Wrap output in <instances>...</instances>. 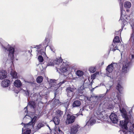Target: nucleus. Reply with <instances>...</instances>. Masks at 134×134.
<instances>
[{
	"label": "nucleus",
	"mask_w": 134,
	"mask_h": 134,
	"mask_svg": "<svg viewBox=\"0 0 134 134\" xmlns=\"http://www.w3.org/2000/svg\"><path fill=\"white\" fill-rule=\"evenodd\" d=\"M50 88L55 90H56L59 87L61 84L65 82V80L60 82H59L57 80L49 79L48 80Z\"/></svg>",
	"instance_id": "obj_4"
},
{
	"label": "nucleus",
	"mask_w": 134,
	"mask_h": 134,
	"mask_svg": "<svg viewBox=\"0 0 134 134\" xmlns=\"http://www.w3.org/2000/svg\"><path fill=\"white\" fill-rule=\"evenodd\" d=\"M81 104L80 101L78 100H76L74 101L72 103L73 107H79Z\"/></svg>",
	"instance_id": "obj_24"
},
{
	"label": "nucleus",
	"mask_w": 134,
	"mask_h": 134,
	"mask_svg": "<svg viewBox=\"0 0 134 134\" xmlns=\"http://www.w3.org/2000/svg\"><path fill=\"white\" fill-rule=\"evenodd\" d=\"M112 95H115V93L114 92H113L112 93Z\"/></svg>",
	"instance_id": "obj_48"
},
{
	"label": "nucleus",
	"mask_w": 134,
	"mask_h": 134,
	"mask_svg": "<svg viewBox=\"0 0 134 134\" xmlns=\"http://www.w3.org/2000/svg\"><path fill=\"white\" fill-rule=\"evenodd\" d=\"M39 94L37 95L36 94H33V96L32 97V99L34 101L37 100L38 99V96H39Z\"/></svg>",
	"instance_id": "obj_35"
},
{
	"label": "nucleus",
	"mask_w": 134,
	"mask_h": 134,
	"mask_svg": "<svg viewBox=\"0 0 134 134\" xmlns=\"http://www.w3.org/2000/svg\"><path fill=\"white\" fill-rule=\"evenodd\" d=\"M97 74V73H95L93 75L91 76V79H94L95 77H96V76Z\"/></svg>",
	"instance_id": "obj_44"
},
{
	"label": "nucleus",
	"mask_w": 134,
	"mask_h": 134,
	"mask_svg": "<svg viewBox=\"0 0 134 134\" xmlns=\"http://www.w3.org/2000/svg\"><path fill=\"white\" fill-rule=\"evenodd\" d=\"M96 117L94 116L91 117L86 124V126L92 125L96 122Z\"/></svg>",
	"instance_id": "obj_14"
},
{
	"label": "nucleus",
	"mask_w": 134,
	"mask_h": 134,
	"mask_svg": "<svg viewBox=\"0 0 134 134\" xmlns=\"http://www.w3.org/2000/svg\"><path fill=\"white\" fill-rule=\"evenodd\" d=\"M43 78L41 76H39L36 79L37 82L39 83H41L43 80Z\"/></svg>",
	"instance_id": "obj_33"
},
{
	"label": "nucleus",
	"mask_w": 134,
	"mask_h": 134,
	"mask_svg": "<svg viewBox=\"0 0 134 134\" xmlns=\"http://www.w3.org/2000/svg\"><path fill=\"white\" fill-rule=\"evenodd\" d=\"M53 121L56 125H58L59 123V117L57 116H55L53 119Z\"/></svg>",
	"instance_id": "obj_28"
},
{
	"label": "nucleus",
	"mask_w": 134,
	"mask_h": 134,
	"mask_svg": "<svg viewBox=\"0 0 134 134\" xmlns=\"http://www.w3.org/2000/svg\"><path fill=\"white\" fill-rule=\"evenodd\" d=\"M35 103L33 101L30 102L27 106V107H29L31 108L34 110L35 109Z\"/></svg>",
	"instance_id": "obj_23"
},
{
	"label": "nucleus",
	"mask_w": 134,
	"mask_h": 134,
	"mask_svg": "<svg viewBox=\"0 0 134 134\" xmlns=\"http://www.w3.org/2000/svg\"><path fill=\"white\" fill-rule=\"evenodd\" d=\"M3 48L5 50L9 51V54L8 56L10 57V58L12 59L13 58L14 56V52L15 49L14 48L8 46V47L6 48L4 47H3Z\"/></svg>",
	"instance_id": "obj_10"
},
{
	"label": "nucleus",
	"mask_w": 134,
	"mask_h": 134,
	"mask_svg": "<svg viewBox=\"0 0 134 134\" xmlns=\"http://www.w3.org/2000/svg\"><path fill=\"white\" fill-rule=\"evenodd\" d=\"M11 69V68H9V69Z\"/></svg>",
	"instance_id": "obj_52"
},
{
	"label": "nucleus",
	"mask_w": 134,
	"mask_h": 134,
	"mask_svg": "<svg viewBox=\"0 0 134 134\" xmlns=\"http://www.w3.org/2000/svg\"><path fill=\"white\" fill-rule=\"evenodd\" d=\"M131 67L130 62H124L123 65L121 70L122 73L126 74L128 72Z\"/></svg>",
	"instance_id": "obj_8"
},
{
	"label": "nucleus",
	"mask_w": 134,
	"mask_h": 134,
	"mask_svg": "<svg viewBox=\"0 0 134 134\" xmlns=\"http://www.w3.org/2000/svg\"><path fill=\"white\" fill-rule=\"evenodd\" d=\"M66 91L67 96L71 99L75 94L76 91V88L71 87H68L66 88Z\"/></svg>",
	"instance_id": "obj_6"
},
{
	"label": "nucleus",
	"mask_w": 134,
	"mask_h": 134,
	"mask_svg": "<svg viewBox=\"0 0 134 134\" xmlns=\"http://www.w3.org/2000/svg\"><path fill=\"white\" fill-rule=\"evenodd\" d=\"M96 68L95 67L91 66L89 68V71L92 73L94 72L96 70Z\"/></svg>",
	"instance_id": "obj_34"
},
{
	"label": "nucleus",
	"mask_w": 134,
	"mask_h": 134,
	"mask_svg": "<svg viewBox=\"0 0 134 134\" xmlns=\"http://www.w3.org/2000/svg\"><path fill=\"white\" fill-rule=\"evenodd\" d=\"M111 86H109V90H108V89H107V91H106V93H106V94L108 92V91L110 89V88H111Z\"/></svg>",
	"instance_id": "obj_46"
},
{
	"label": "nucleus",
	"mask_w": 134,
	"mask_h": 134,
	"mask_svg": "<svg viewBox=\"0 0 134 134\" xmlns=\"http://www.w3.org/2000/svg\"><path fill=\"white\" fill-rule=\"evenodd\" d=\"M54 63L57 66H56V68L57 69V71H58V68H59L60 66H62V65H67V62H62V60L61 59L59 58H57L56 59L53 60Z\"/></svg>",
	"instance_id": "obj_9"
},
{
	"label": "nucleus",
	"mask_w": 134,
	"mask_h": 134,
	"mask_svg": "<svg viewBox=\"0 0 134 134\" xmlns=\"http://www.w3.org/2000/svg\"><path fill=\"white\" fill-rule=\"evenodd\" d=\"M25 93L26 96H30V92L28 90H27L25 91Z\"/></svg>",
	"instance_id": "obj_42"
},
{
	"label": "nucleus",
	"mask_w": 134,
	"mask_h": 134,
	"mask_svg": "<svg viewBox=\"0 0 134 134\" xmlns=\"http://www.w3.org/2000/svg\"><path fill=\"white\" fill-rule=\"evenodd\" d=\"M112 99L114 102L116 104H119L120 103V105H119V110L124 120L128 122L130 120H132V117L130 113H127L126 109H127V107L126 105L125 102H123L122 104L120 102L121 100L120 97L118 96V94H116V96H113Z\"/></svg>",
	"instance_id": "obj_1"
},
{
	"label": "nucleus",
	"mask_w": 134,
	"mask_h": 134,
	"mask_svg": "<svg viewBox=\"0 0 134 134\" xmlns=\"http://www.w3.org/2000/svg\"><path fill=\"white\" fill-rule=\"evenodd\" d=\"M79 126L77 125L73 126L71 129L70 134H76L78 131Z\"/></svg>",
	"instance_id": "obj_17"
},
{
	"label": "nucleus",
	"mask_w": 134,
	"mask_h": 134,
	"mask_svg": "<svg viewBox=\"0 0 134 134\" xmlns=\"http://www.w3.org/2000/svg\"><path fill=\"white\" fill-rule=\"evenodd\" d=\"M44 63H45L46 64L47 63H46V62H44Z\"/></svg>",
	"instance_id": "obj_51"
},
{
	"label": "nucleus",
	"mask_w": 134,
	"mask_h": 134,
	"mask_svg": "<svg viewBox=\"0 0 134 134\" xmlns=\"http://www.w3.org/2000/svg\"><path fill=\"white\" fill-rule=\"evenodd\" d=\"M67 117L66 122L67 124H71L74 122L75 121L76 119L75 116L68 114L67 115Z\"/></svg>",
	"instance_id": "obj_11"
},
{
	"label": "nucleus",
	"mask_w": 134,
	"mask_h": 134,
	"mask_svg": "<svg viewBox=\"0 0 134 134\" xmlns=\"http://www.w3.org/2000/svg\"><path fill=\"white\" fill-rule=\"evenodd\" d=\"M10 84V81L6 79L2 81L1 85L2 87L5 88L8 87Z\"/></svg>",
	"instance_id": "obj_16"
},
{
	"label": "nucleus",
	"mask_w": 134,
	"mask_h": 134,
	"mask_svg": "<svg viewBox=\"0 0 134 134\" xmlns=\"http://www.w3.org/2000/svg\"><path fill=\"white\" fill-rule=\"evenodd\" d=\"M132 120L127 122L125 120L120 121V124L123 130H120V133L122 134H127L129 133L130 134H134V124H131Z\"/></svg>",
	"instance_id": "obj_2"
},
{
	"label": "nucleus",
	"mask_w": 134,
	"mask_h": 134,
	"mask_svg": "<svg viewBox=\"0 0 134 134\" xmlns=\"http://www.w3.org/2000/svg\"><path fill=\"white\" fill-rule=\"evenodd\" d=\"M130 55L131 56L132 60L134 59V49H132Z\"/></svg>",
	"instance_id": "obj_38"
},
{
	"label": "nucleus",
	"mask_w": 134,
	"mask_h": 134,
	"mask_svg": "<svg viewBox=\"0 0 134 134\" xmlns=\"http://www.w3.org/2000/svg\"><path fill=\"white\" fill-rule=\"evenodd\" d=\"M9 90H14L13 86L12 85H10L9 87Z\"/></svg>",
	"instance_id": "obj_43"
},
{
	"label": "nucleus",
	"mask_w": 134,
	"mask_h": 134,
	"mask_svg": "<svg viewBox=\"0 0 134 134\" xmlns=\"http://www.w3.org/2000/svg\"><path fill=\"white\" fill-rule=\"evenodd\" d=\"M31 118V120L30 122H32V123L33 124L35 122L37 118V116H35L32 119Z\"/></svg>",
	"instance_id": "obj_41"
},
{
	"label": "nucleus",
	"mask_w": 134,
	"mask_h": 134,
	"mask_svg": "<svg viewBox=\"0 0 134 134\" xmlns=\"http://www.w3.org/2000/svg\"><path fill=\"white\" fill-rule=\"evenodd\" d=\"M51 39V38L50 37L46 36L45 40L46 43L45 45L43 44H41L39 45H36V47L34 46L33 47H31L32 48H36L37 49L36 50V51L37 52V53L38 54H41L42 55H43L44 57L46 56V54L45 52H44V51H45V50H44L45 49L46 46H48V43L50 41Z\"/></svg>",
	"instance_id": "obj_3"
},
{
	"label": "nucleus",
	"mask_w": 134,
	"mask_h": 134,
	"mask_svg": "<svg viewBox=\"0 0 134 134\" xmlns=\"http://www.w3.org/2000/svg\"><path fill=\"white\" fill-rule=\"evenodd\" d=\"M10 74L13 78H16L17 77V73L14 71H10Z\"/></svg>",
	"instance_id": "obj_32"
},
{
	"label": "nucleus",
	"mask_w": 134,
	"mask_h": 134,
	"mask_svg": "<svg viewBox=\"0 0 134 134\" xmlns=\"http://www.w3.org/2000/svg\"><path fill=\"white\" fill-rule=\"evenodd\" d=\"M106 95V93H105L98 95L97 96H93L92 97L93 99L92 103L93 104L95 105H97L98 104L99 102L104 98V97Z\"/></svg>",
	"instance_id": "obj_7"
},
{
	"label": "nucleus",
	"mask_w": 134,
	"mask_h": 134,
	"mask_svg": "<svg viewBox=\"0 0 134 134\" xmlns=\"http://www.w3.org/2000/svg\"><path fill=\"white\" fill-rule=\"evenodd\" d=\"M51 51H53L52 49L51 48Z\"/></svg>",
	"instance_id": "obj_50"
},
{
	"label": "nucleus",
	"mask_w": 134,
	"mask_h": 134,
	"mask_svg": "<svg viewBox=\"0 0 134 134\" xmlns=\"http://www.w3.org/2000/svg\"><path fill=\"white\" fill-rule=\"evenodd\" d=\"M124 6L126 8H129L131 6V3L129 2H126L124 3Z\"/></svg>",
	"instance_id": "obj_31"
},
{
	"label": "nucleus",
	"mask_w": 134,
	"mask_h": 134,
	"mask_svg": "<svg viewBox=\"0 0 134 134\" xmlns=\"http://www.w3.org/2000/svg\"><path fill=\"white\" fill-rule=\"evenodd\" d=\"M120 42L119 38L118 36H116L115 37L113 40V42L115 43H119Z\"/></svg>",
	"instance_id": "obj_36"
},
{
	"label": "nucleus",
	"mask_w": 134,
	"mask_h": 134,
	"mask_svg": "<svg viewBox=\"0 0 134 134\" xmlns=\"http://www.w3.org/2000/svg\"><path fill=\"white\" fill-rule=\"evenodd\" d=\"M75 74L78 76L81 77L82 76L84 75V72L81 70H78L75 72Z\"/></svg>",
	"instance_id": "obj_26"
},
{
	"label": "nucleus",
	"mask_w": 134,
	"mask_h": 134,
	"mask_svg": "<svg viewBox=\"0 0 134 134\" xmlns=\"http://www.w3.org/2000/svg\"><path fill=\"white\" fill-rule=\"evenodd\" d=\"M69 105V102H67L66 103H64L63 104V105L65 108V110H67L68 107Z\"/></svg>",
	"instance_id": "obj_39"
},
{
	"label": "nucleus",
	"mask_w": 134,
	"mask_h": 134,
	"mask_svg": "<svg viewBox=\"0 0 134 134\" xmlns=\"http://www.w3.org/2000/svg\"><path fill=\"white\" fill-rule=\"evenodd\" d=\"M39 61L41 63L42 62L43 60V59L41 55H39L38 58Z\"/></svg>",
	"instance_id": "obj_40"
},
{
	"label": "nucleus",
	"mask_w": 134,
	"mask_h": 134,
	"mask_svg": "<svg viewBox=\"0 0 134 134\" xmlns=\"http://www.w3.org/2000/svg\"><path fill=\"white\" fill-rule=\"evenodd\" d=\"M115 44L113 42L110 46V51H113L114 52L116 50L118 49L117 46H115Z\"/></svg>",
	"instance_id": "obj_27"
},
{
	"label": "nucleus",
	"mask_w": 134,
	"mask_h": 134,
	"mask_svg": "<svg viewBox=\"0 0 134 134\" xmlns=\"http://www.w3.org/2000/svg\"><path fill=\"white\" fill-rule=\"evenodd\" d=\"M129 10H127V12H129Z\"/></svg>",
	"instance_id": "obj_49"
},
{
	"label": "nucleus",
	"mask_w": 134,
	"mask_h": 134,
	"mask_svg": "<svg viewBox=\"0 0 134 134\" xmlns=\"http://www.w3.org/2000/svg\"><path fill=\"white\" fill-rule=\"evenodd\" d=\"M56 115L58 117H62L63 114V112L60 110H58L56 111Z\"/></svg>",
	"instance_id": "obj_30"
},
{
	"label": "nucleus",
	"mask_w": 134,
	"mask_h": 134,
	"mask_svg": "<svg viewBox=\"0 0 134 134\" xmlns=\"http://www.w3.org/2000/svg\"><path fill=\"white\" fill-rule=\"evenodd\" d=\"M109 118L114 123H116L118 121V118L117 115L114 113H111L109 116Z\"/></svg>",
	"instance_id": "obj_13"
},
{
	"label": "nucleus",
	"mask_w": 134,
	"mask_h": 134,
	"mask_svg": "<svg viewBox=\"0 0 134 134\" xmlns=\"http://www.w3.org/2000/svg\"><path fill=\"white\" fill-rule=\"evenodd\" d=\"M27 116H29H29L28 115H27V114H26V116H25V117L24 118H27V117H27Z\"/></svg>",
	"instance_id": "obj_47"
},
{
	"label": "nucleus",
	"mask_w": 134,
	"mask_h": 134,
	"mask_svg": "<svg viewBox=\"0 0 134 134\" xmlns=\"http://www.w3.org/2000/svg\"><path fill=\"white\" fill-rule=\"evenodd\" d=\"M7 77V72L5 70H0V80H2Z\"/></svg>",
	"instance_id": "obj_18"
},
{
	"label": "nucleus",
	"mask_w": 134,
	"mask_h": 134,
	"mask_svg": "<svg viewBox=\"0 0 134 134\" xmlns=\"http://www.w3.org/2000/svg\"><path fill=\"white\" fill-rule=\"evenodd\" d=\"M24 110L25 113L27 112V107H26L25 108Z\"/></svg>",
	"instance_id": "obj_45"
},
{
	"label": "nucleus",
	"mask_w": 134,
	"mask_h": 134,
	"mask_svg": "<svg viewBox=\"0 0 134 134\" xmlns=\"http://www.w3.org/2000/svg\"><path fill=\"white\" fill-rule=\"evenodd\" d=\"M54 64L53 60H52L50 59L49 60V62L47 64V66H49L50 65H53Z\"/></svg>",
	"instance_id": "obj_37"
},
{
	"label": "nucleus",
	"mask_w": 134,
	"mask_h": 134,
	"mask_svg": "<svg viewBox=\"0 0 134 134\" xmlns=\"http://www.w3.org/2000/svg\"><path fill=\"white\" fill-rule=\"evenodd\" d=\"M33 124L32 122H29L28 123L24 124L22 123L21 124L24 125V128L22 129V131H23L24 129L26 130L24 132L23 134H30L31 132V129L33 127Z\"/></svg>",
	"instance_id": "obj_5"
},
{
	"label": "nucleus",
	"mask_w": 134,
	"mask_h": 134,
	"mask_svg": "<svg viewBox=\"0 0 134 134\" xmlns=\"http://www.w3.org/2000/svg\"><path fill=\"white\" fill-rule=\"evenodd\" d=\"M57 130H58V128H57ZM53 132L54 131V133H51V134H64L63 132L60 130L59 127L58 128V131L56 132V129L53 130Z\"/></svg>",
	"instance_id": "obj_29"
},
{
	"label": "nucleus",
	"mask_w": 134,
	"mask_h": 134,
	"mask_svg": "<svg viewBox=\"0 0 134 134\" xmlns=\"http://www.w3.org/2000/svg\"><path fill=\"white\" fill-rule=\"evenodd\" d=\"M120 11L121 12V17L120 18V20H122V17L123 16H124V15L123 13H125V12L124 11V10H123L122 9V7L123 5V0H120Z\"/></svg>",
	"instance_id": "obj_20"
},
{
	"label": "nucleus",
	"mask_w": 134,
	"mask_h": 134,
	"mask_svg": "<svg viewBox=\"0 0 134 134\" xmlns=\"http://www.w3.org/2000/svg\"><path fill=\"white\" fill-rule=\"evenodd\" d=\"M116 64V63H112L110 65H109L107 68L106 71L109 73L111 72L113 69V64Z\"/></svg>",
	"instance_id": "obj_22"
},
{
	"label": "nucleus",
	"mask_w": 134,
	"mask_h": 134,
	"mask_svg": "<svg viewBox=\"0 0 134 134\" xmlns=\"http://www.w3.org/2000/svg\"><path fill=\"white\" fill-rule=\"evenodd\" d=\"M45 125L46 126L48 127L50 130H51L50 127L47 124H45L44 122H42L41 123H39L38 124L37 126L36 127V128L35 129V128H34V131L36 132L39 129H40L41 127H42L44 126Z\"/></svg>",
	"instance_id": "obj_15"
},
{
	"label": "nucleus",
	"mask_w": 134,
	"mask_h": 134,
	"mask_svg": "<svg viewBox=\"0 0 134 134\" xmlns=\"http://www.w3.org/2000/svg\"><path fill=\"white\" fill-rule=\"evenodd\" d=\"M14 85L15 87H19L21 85V83L20 80H16L14 82Z\"/></svg>",
	"instance_id": "obj_25"
},
{
	"label": "nucleus",
	"mask_w": 134,
	"mask_h": 134,
	"mask_svg": "<svg viewBox=\"0 0 134 134\" xmlns=\"http://www.w3.org/2000/svg\"><path fill=\"white\" fill-rule=\"evenodd\" d=\"M116 88L120 93H121L123 91V88L121 85V81L120 80H119V81L118 82Z\"/></svg>",
	"instance_id": "obj_19"
},
{
	"label": "nucleus",
	"mask_w": 134,
	"mask_h": 134,
	"mask_svg": "<svg viewBox=\"0 0 134 134\" xmlns=\"http://www.w3.org/2000/svg\"><path fill=\"white\" fill-rule=\"evenodd\" d=\"M68 65V62H67V65H62V66H60L59 68H58V69L61 72L63 73L65 72L68 71L67 69V66Z\"/></svg>",
	"instance_id": "obj_21"
},
{
	"label": "nucleus",
	"mask_w": 134,
	"mask_h": 134,
	"mask_svg": "<svg viewBox=\"0 0 134 134\" xmlns=\"http://www.w3.org/2000/svg\"><path fill=\"white\" fill-rule=\"evenodd\" d=\"M86 81H84L83 84V85L81 86L78 88V92L81 94L84 92V88L87 87L88 86L89 83H87Z\"/></svg>",
	"instance_id": "obj_12"
}]
</instances>
